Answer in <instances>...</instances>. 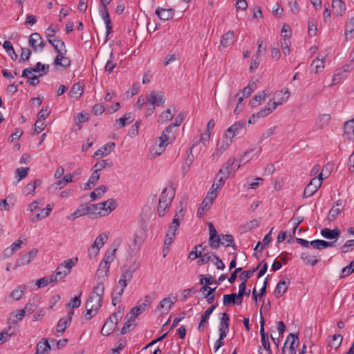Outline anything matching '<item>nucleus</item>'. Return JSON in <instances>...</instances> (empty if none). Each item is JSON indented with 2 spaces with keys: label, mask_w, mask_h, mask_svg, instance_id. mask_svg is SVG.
Wrapping results in <instances>:
<instances>
[{
  "label": "nucleus",
  "mask_w": 354,
  "mask_h": 354,
  "mask_svg": "<svg viewBox=\"0 0 354 354\" xmlns=\"http://www.w3.org/2000/svg\"><path fill=\"white\" fill-rule=\"evenodd\" d=\"M345 37L347 39H351L354 37V17H352L346 24Z\"/></svg>",
  "instance_id": "nucleus-34"
},
{
  "label": "nucleus",
  "mask_w": 354,
  "mask_h": 354,
  "mask_svg": "<svg viewBox=\"0 0 354 354\" xmlns=\"http://www.w3.org/2000/svg\"><path fill=\"white\" fill-rule=\"evenodd\" d=\"M301 258L305 262V263L310 264L313 266H315L319 261V260L317 259L315 256L308 254L305 252L301 254Z\"/></svg>",
  "instance_id": "nucleus-47"
},
{
  "label": "nucleus",
  "mask_w": 354,
  "mask_h": 354,
  "mask_svg": "<svg viewBox=\"0 0 354 354\" xmlns=\"http://www.w3.org/2000/svg\"><path fill=\"white\" fill-rule=\"evenodd\" d=\"M49 66L38 62L34 67H28L23 70L22 77L30 80H37L39 77L46 75L48 71Z\"/></svg>",
  "instance_id": "nucleus-6"
},
{
  "label": "nucleus",
  "mask_w": 354,
  "mask_h": 354,
  "mask_svg": "<svg viewBox=\"0 0 354 354\" xmlns=\"http://www.w3.org/2000/svg\"><path fill=\"white\" fill-rule=\"evenodd\" d=\"M230 327V317L226 313L221 314L219 323V328L229 330Z\"/></svg>",
  "instance_id": "nucleus-50"
},
{
  "label": "nucleus",
  "mask_w": 354,
  "mask_h": 354,
  "mask_svg": "<svg viewBox=\"0 0 354 354\" xmlns=\"http://www.w3.org/2000/svg\"><path fill=\"white\" fill-rule=\"evenodd\" d=\"M30 259H28V256L24 254L21 255L17 261L15 265V268H18L21 266H24L25 265H28L30 263Z\"/></svg>",
  "instance_id": "nucleus-62"
},
{
  "label": "nucleus",
  "mask_w": 354,
  "mask_h": 354,
  "mask_svg": "<svg viewBox=\"0 0 354 354\" xmlns=\"http://www.w3.org/2000/svg\"><path fill=\"white\" fill-rule=\"evenodd\" d=\"M323 180V170L319 174L318 178H313L304 191V197L313 196L322 185Z\"/></svg>",
  "instance_id": "nucleus-10"
},
{
  "label": "nucleus",
  "mask_w": 354,
  "mask_h": 354,
  "mask_svg": "<svg viewBox=\"0 0 354 354\" xmlns=\"http://www.w3.org/2000/svg\"><path fill=\"white\" fill-rule=\"evenodd\" d=\"M234 32L232 30H230L225 34H224L221 39L220 45L218 46L219 50H223L225 48L231 46L234 41Z\"/></svg>",
  "instance_id": "nucleus-17"
},
{
  "label": "nucleus",
  "mask_w": 354,
  "mask_h": 354,
  "mask_svg": "<svg viewBox=\"0 0 354 354\" xmlns=\"http://www.w3.org/2000/svg\"><path fill=\"white\" fill-rule=\"evenodd\" d=\"M176 138L175 132L173 131V126H168L166 127L162 135L159 138L158 146L154 145L152 151H154L155 155L160 156L166 149V147L173 142Z\"/></svg>",
  "instance_id": "nucleus-3"
},
{
  "label": "nucleus",
  "mask_w": 354,
  "mask_h": 354,
  "mask_svg": "<svg viewBox=\"0 0 354 354\" xmlns=\"http://www.w3.org/2000/svg\"><path fill=\"white\" fill-rule=\"evenodd\" d=\"M89 205L91 214L105 216L116 208L117 203L114 199L111 198L102 203L89 204Z\"/></svg>",
  "instance_id": "nucleus-4"
},
{
  "label": "nucleus",
  "mask_w": 354,
  "mask_h": 354,
  "mask_svg": "<svg viewBox=\"0 0 354 354\" xmlns=\"http://www.w3.org/2000/svg\"><path fill=\"white\" fill-rule=\"evenodd\" d=\"M77 261V258L70 259L64 261L57 268L55 272L52 274L54 281L57 283L59 281L63 280L71 271L73 267L75 266Z\"/></svg>",
  "instance_id": "nucleus-7"
},
{
  "label": "nucleus",
  "mask_w": 354,
  "mask_h": 354,
  "mask_svg": "<svg viewBox=\"0 0 354 354\" xmlns=\"http://www.w3.org/2000/svg\"><path fill=\"white\" fill-rule=\"evenodd\" d=\"M133 120L132 113H127L123 117L115 121L114 126L116 129H120L125 127L127 124L131 123Z\"/></svg>",
  "instance_id": "nucleus-22"
},
{
  "label": "nucleus",
  "mask_w": 354,
  "mask_h": 354,
  "mask_svg": "<svg viewBox=\"0 0 354 354\" xmlns=\"http://www.w3.org/2000/svg\"><path fill=\"white\" fill-rule=\"evenodd\" d=\"M174 115V113H171V110L169 109H167L165 111L162 112L161 114L159 115L158 122L160 123L167 122L173 118Z\"/></svg>",
  "instance_id": "nucleus-44"
},
{
  "label": "nucleus",
  "mask_w": 354,
  "mask_h": 354,
  "mask_svg": "<svg viewBox=\"0 0 354 354\" xmlns=\"http://www.w3.org/2000/svg\"><path fill=\"white\" fill-rule=\"evenodd\" d=\"M225 182V181L222 180V177L218 178L216 176L209 192H214V194L217 196V191L223 187Z\"/></svg>",
  "instance_id": "nucleus-35"
},
{
  "label": "nucleus",
  "mask_w": 354,
  "mask_h": 354,
  "mask_svg": "<svg viewBox=\"0 0 354 354\" xmlns=\"http://www.w3.org/2000/svg\"><path fill=\"white\" fill-rule=\"evenodd\" d=\"M245 127V122L243 120L236 122L226 130V136L234 138L238 135Z\"/></svg>",
  "instance_id": "nucleus-15"
},
{
  "label": "nucleus",
  "mask_w": 354,
  "mask_h": 354,
  "mask_svg": "<svg viewBox=\"0 0 354 354\" xmlns=\"http://www.w3.org/2000/svg\"><path fill=\"white\" fill-rule=\"evenodd\" d=\"M100 12L106 25V37L107 38L112 30L111 20L106 7H103Z\"/></svg>",
  "instance_id": "nucleus-23"
},
{
  "label": "nucleus",
  "mask_w": 354,
  "mask_h": 354,
  "mask_svg": "<svg viewBox=\"0 0 354 354\" xmlns=\"http://www.w3.org/2000/svg\"><path fill=\"white\" fill-rule=\"evenodd\" d=\"M26 289V288L25 286H20L19 288L12 290V292L10 294V297L15 300H19L24 294Z\"/></svg>",
  "instance_id": "nucleus-54"
},
{
  "label": "nucleus",
  "mask_w": 354,
  "mask_h": 354,
  "mask_svg": "<svg viewBox=\"0 0 354 354\" xmlns=\"http://www.w3.org/2000/svg\"><path fill=\"white\" fill-rule=\"evenodd\" d=\"M325 66V57L322 55H318L315 59L310 65V72L313 73L317 74L322 71Z\"/></svg>",
  "instance_id": "nucleus-16"
},
{
  "label": "nucleus",
  "mask_w": 354,
  "mask_h": 354,
  "mask_svg": "<svg viewBox=\"0 0 354 354\" xmlns=\"http://www.w3.org/2000/svg\"><path fill=\"white\" fill-rule=\"evenodd\" d=\"M175 196V190L173 187H166L161 192L158 201L157 212L159 216H164L169 209Z\"/></svg>",
  "instance_id": "nucleus-2"
},
{
  "label": "nucleus",
  "mask_w": 354,
  "mask_h": 354,
  "mask_svg": "<svg viewBox=\"0 0 354 354\" xmlns=\"http://www.w3.org/2000/svg\"><path fill=\"white\" fill-rule=\"evenodd\" d=\"M104 286L102 281H98L86 303L85 317L88 315V319H91L102 306V298L104 295Z\"/></svg>",
  "instance_id": "nucleus-1"
},
{
  "label": "nucleus",
  "mask_w": 354,
  "mask_h": 354,
  "mask_svg": "<svg viewBox=\"0 0 354 354\" xmlns=\"http://www.w3.org/2000/svg\"><path fill=\"white\" fill-rule=\"evenodd\" d=\"M354 272V260L342 270V277L350 275Z\"/></svg>",
  "instance_id": "nucleus-64"
},
{
  "label": "nucleus",
  "mask_w": 354,
  "mask_h": 354,
  "mask_svg": "<svg viewBox=\"0 0 354 354\" xmlns=\"http://www.w3.org/2000/svg\"><path fill=\"white\" fill-rule=\"evenodd\" d=\"M342 342V336L340 335H334L332 339L329 342V346L332 348L337 349L339 347Z\"/></svg>",
  "instance_id": "nucleus-52"
},
{
  "label": "nucleus",
  "mask_w": 354,
  "mask_h": 354,
  "mask_svg": "<svg viewBox=\"0 0 354 354\" xmlns=\"http://www.w3.org/2000/svg\"><path fill=\"white\" fill-rule=\"evenodd\" d=\"M133 274V270L129 268H124L122 269L121 277L118 281V284L120 286V289H122V292H124L125 288L127 286L128 283L131 281Z\"/></svg>",
  "instance_id": "nucleus-13"
},
{
  "label": "nucleus",
  "mask_w": 354,
  "mask_h": 354,
  "mask_svg": "<svg viewBox=\"0 0 354 354\" xmlns=\"http://www.w3.org/2000/svg\"><path fill=\"white\" fill-rule=\"evenodd\" d=\"M56 282L54 281V278L53 277L52 274L50 276L42 277L39 279H37L36 281V285L37 288L40 287H45L48 284L54 285Z\"/></svg>",
  "instance_id": "nucleus-37"
},
{
  "label": "nucleus",
  "mask_w": 354,
  "mask_h": 354,
  "mask_svg": "<svg viewBox=\"0 0 354 354\" xmlns=\"http://www.w3.org/2000/svg\"><path fill=\"white\" fill-rule=\"evenodd\" d=\"M29 169V167H19L16 169L15 174L18 182L27 176Z\"/></svg>",
  "instance_id": "nucleus-55"
},
{
  "label": "nucleus",
  "mask_w": 354,
  "mask_h": 354,
  "mask_svg": "<svg viewBox=\"0 0 354 354\" xmlns=\"http://www.w3.org/2000/svg\"><path fill=\"white\" fill-rule=\"evenodd\" d=\"M110 266L100 262L99 268L97 270L96 275L97 276V280L102 283L105 281L109 275Z\"/></svg>",
  "instance_id": "nucleus-18"
},
{
  "label": "nucleus",
  "mask_w": 354,
  "mask_h": 354,
  "mask_svg": "<svg viewBox=\"0 0 354 354\" xmlns=\"http://www.w3.org/2000/svg\"><path fill=\"white\" fill-rule=\"evenodd\" d=\"M115 66L116 62H115L113 53H111L110 57L109 60L106 62V64L104 67L105 71L108 72V73H112Z\"/></svg>",
  "instance_id": "nucleus-57"
},
{
  "label": "nucleus",
  "mask_w": 354,
  "mask_h": 354,
  "mask_svg": "<svg viewBox=\"0 0 354 354\" xmlns=\"http://www.w3.org/2000/svg\"><path fill=\"white\" fill-rule=\"evenodd\" d=\"M174 301H172L170 297H166L163 299L157 306V310H160L161 308H165L167 311H168L171 306L174 304Z\"/></svg>",
  "instance_id": "nucleus-53"
},
{
  "label": "nucleus",
  "mask_w": 354,
  "mask_h": 354,
  "mask_svg": "<svg viewBox=\"0 0 354 354\" xmlns=\"http://www.w3.org/2000/svg\"><path fill=\"white\" fill-rule=\"evenodd\" d=\"M228 146H225L224 143H222L220 141H218L216 147L215 149V152L212 154V156H217L218 157L220 155H221L227 149Z\"/></svg>",
  "instance_id": "nucleus-63"
},
{
  "label": "nucleus",
  "mask_w": 354,
  "mask_h": 354,
  "mask_svg": "<svg viewBox=\"0 0 354 354\" xmlns=\"http://www.w3.org/2000/svg\"><path fill=\"white\" fill-rule=\"evenodd\" d=\"M22 241L19 239L16 241H15L10 247L6 248L3 251L4 256L6 257H11L15 252L21 248V245L22 244Z\"/></svg>",
  "instance_id": "nucleus-28"
},
{
  "label": "nucleus",
  "mask_w": 354,
  "mask_h": 354,
  "mask_svg": "<svg viewBox=\"0 0 354 354\" xmlns=\"http://www.w3.org/2000/svg\"><path fill=\"white\" fill-rule=\"evenodd\" d=\"M151 302V297L149 295H146L143 300H139L137 303V305L131 308L129 315L130 319L135 320V318L145 311L147 306H149ZM129 316V314L127 315L126 318Z\"/></svg>",
  "instance_id": "nucleus-8"
},
{
  "label": "nucleus",
  "mask_w": 354,
  "mask_h": 354,
  "mask_svg": "<svg viewBox=\"0 0 354 354\" xmlns=\"http://www.w3.org/2000/svg\"><path fill=\"white\" fill-rule=\"evenodd\" d=\"M290 285V281H286L285 280H280L277 283L274 293L276 297H281L288 290Z\"/></svg>",
  "instance_id": "nucleus-24"
},
{
  "label": "nucleus",
  "mask_w": 354,
  "mask_h": 354,
  "mask_svg": "<svg viewBox=\"0 0 354 354\" xmlns=\"http://www.w3.org/2000/svg\"><path fill=\"white\" fill-rule=\"evenodd\" d=\"M53 207L51 205L48 204L46 208L42 209L39 213L36 214L34 216L31 218L32 221H37L39 220H42L46 218L52 212Z\"/></svg>",
  "instance_id": "nucleus-27"
},
{
  "label": "nucleus",
  "mask_w": 354,
  "mask_h": 354,
  "mask_svg": "<svg viewBox=\"0 0 354 354\" xmlns=\"http://www.w3.org/2000/svg\"><path fill=\"white\" fill-rule=\"evenodd\" d=\"M51 351V346L46 338H43L39 341L36 346V353L35 354H48Z\"/></svg>",
  "instance_id": "nucleus-20"
},
{
  "label": "nucleus",
  "mask_w": 354,
  "mask_h": 354,
  "mask_svg": "<svg viewBox=\"0 0 354 354\" xmlns=\"http://www.w3.org/2000/svg\"><path fill=\"white\" fill-rule=\"evenodd\" d=\"M113 162L110 160H102L97 162L93 167V169L100 173L103 169L106 167H111Z\"/></svg>",
  "instance_id": "nucleus-38"
},
{
  "label": "nucleus",
  "mask_w": 354,
  "mask_h": 354,
  "mask_svg": "<svg viewBox=\"0 0 354 354\" xmlns=\"http://www.w3.org/2000/svg\"><path fill=\"white\" fill-rule=\"evenodd\" d=\"M82 92L83 87L80 84H75L70 91V95L77 98L82 95Z\"/></svg>",
  "instance_id": "nucleus-51"
},
{
  "label": "nucleus",
  "mask_w": 354,
  "mask_h": 354,
  "mask_svg": "<svg viewBox=\"0 0 354 354\" xmlns=\"http://www.w3.org/2000/svg\"><path fill=\"white\" fill-rule=\"evenodd\" d=\"M290 97V92L287 89L285 92L283 91H277L274 93V97L272 99V102H274L275 104L279 105L282 104L284 102H286Z\"/></svg>",
  "instance_id": "nucleus-21"
},
{
  "label": "nucleus",
  "mask_w": 354,
  "mask_h": 354,
  "mask_svg": "<svg viewBox=\"0 0 354 354\" xmlns=\"http://www.w3.org/2000/svg\"><path fill=\"white\" fill-rule=\"evenodd\" d=\"M146 97L148 102L153 104L155 108L156 106H163L165 102V97L162 91H152Z\"/></svg>",
  "instance_id": "nucleus-12"
},
{
  "label": "nucleus",
  "mask_w": 354,
  "mask_h": 354,
  "mask_svg": "<svg viewBox=\"0 0 354 354\" xmlns=\"http://www.w3.org/2000/svg\"><path fill=\"white\" fill-rule=\"evenodd\" d=\"M71 324L69 319L61 318L57 325L56 330L58 333L62 334L66 327Z\"/></svg>",
  "instance_id": "nucleus-45"
},
{
  "label": "nucleus",
  "mask_w": 354,
  "mask_h": 354,
  "mask_svg": "<svg viewBox=\"0 0 354 354\" xmlns=\"http://www.w3.org/2000/svg\"><path fill=\"white\" fill-rule=\"evenodd\" d=\"M221 241L227 242V244L225 245V247H232L234 249L236 248V245L234 243V237L231 234H223L221 236Z\"/></svg>",
  "instance_id": "nucleus-60"
},
{
  "label": "nucleus",
  "mask_w": 354,
  "mask_h": 354,
  "mask_svg": "<svg viewBox=\"0 0 354 354\" xmlns=\"http://www.w3.org/2000/svg\"><path fill=\"white\" fill-rule=\"evenodd\" d=\"M155 13L159 17L160 19L167 21L173 18L174 15V10L171 8L165 9L160 7H158L156 10Z\"/></svg>",
  "instance_id": "nucleus-19"
},
{
  "label": "nucleus",
  "mask_w": 354,
  "mask_h": 354,
  "mask_svg": "<svg viewBox=\"0 0 354 354\" xmlns=\"http://www.w3.org/2000/svg\"><path fill=\"white\" fill-rule=\"evenodd\" d=\"M270 94V91L269 90H264L262 92L257 94L252 100V106H256L263 101L265 100L266 97Z\"/></svg>",
  "instance_id": "nucleus-33"
},
{
  "label": "nucleus",
  "mask_w": 354,
  "mask_h": 354,
  "mask_svg": "<svg viewBox=\"0 0 354 354\" xmlns=\"http://www.w3.org/2000/svg\"><path fill=\"white\" fill-rule=\"evenodd\" d=\"M115 144L113 142H109L101 147L93 154V157L95 159L108 156L115 148Z\"/></svg>",
  "instance_id": "nucleus-14"
},
{
  "label": "nucleus",
  "mask_w": 354,
  "mask_h": 354,
  "mask_svg": "<svg viewBox=\"0 0 354 354\" xmlns=\"http://www.w3.org/2000/svg\"><path fill=\"white\" fill-rule=\"evenodd\" d=\"M339 206H342V204L339 203V201H338L335 205L332 207L330 210L329 211L328 219L330 221H334L337 216L340 214V212L342 211L343 208L339 207Z\"/></svg>",
  "instance_id": "nucleus-32"
},
{
  "label": "nucleus",
  "mask_w": 354,
  "mask_h": 354,
  "mask_svg": "<svg viewBox=\"0 0 354 354\" xmlns=\"http://www.w3.org/2000/svg\"><path fill=\"white\" fill-rule=\"evenodd\" d=\"M212 314L209 313L207 310H205L201 317V320L198 326V330L200 332H203L205 330L206 326L208 325V320Z\"/></svg>",
  "instance_id": "nucleus-36"
},
{
  "label": "nucleus",
  "mask_w": 354,
  "mask_h": 354,
  "mask_svg": "<svg viewBox=\"0 0 354 354\" xmlns=\"http://www.w3.org/2000/svg\"><path fill=\"white\" fill-rule=\"evenodd\" d=\"M39 40H41V35L37 32L32 33L30 36L28 43L35 52L38 51V46L37 45L39 44Z\"/></svg>",
  "instance_id": "nucleus-39"
},
{
  "label": "nucleus",
  "mask_w": 354,
  "mask_h": 354,
  "mask_svg": "<svg viewBox=\"0 0 354 354\" xmlns=\"http://www.w3.org/2000/svg\"><path fill=\"white\" fill-rule=\"evenodd\" d=\"M277 104L272 100H270L266 106L262 109L260 111L257 112L259 118H263L270 114L276 108Z\"/></svg>",
  "instance_id": "nucleus-29"
},
{
  "label": "nucleus",
  "mask_w": 354,
  "mask_h": 354,
  "mask_svg": "<svg viewBox=\"0 0 354 354\" xmlns=\"http://www.w3.org/2000/svg\"><path fill=\"white\" fill-rule=\"evenodd\" d=\"M72 176L68 174L65 175L62 180H57L51 185V188H55V190L60 189L65 187L68 183L73 182Z\"/></svg>",
  "instance_id": "nucleus-30"
},
{
  "label": "nucleus",
  "mask_w": 354,
  "mask_h": 354,
  "mask_svg": "<svg viewBox=\"0 0 354 354\" xmlns=\"http://www.w3.org/2000/svg\"><path fill=\"white\" fill-rule=\"evenodd\" d=\"M209 244L212 248L217 249L219 248L220 245H224V242L221 241L220 236L216 234L212 240H211V237H209Z\"/></svg>",
  "instance_id": "nucleus-61"
},
{
  "label": "nucleus",
  "mask_w": 354,
  "mask_h": 354,
  "mask_svg": "<svg viewBox=\"0 0 354 354\" xmlns=\"http://www.w3.org/2000/svg\"><path fill=\"white\" fill-rule=\"evenodd\" d=\"M299 344V338L297 335L290 333L286 338L282 348V354H296V348Z\"/></svg>",
  "instance_id": "nucleus-9"
},
{
  "label": "nucleus",
  "mask_w": 354,
  "mask_h": 354,
  "mask_svg": "<svg viewBox=\"0 0 354 354\" xmlns=\"http://www.w3.org/2000/svg\"><path fill=\"white\" fill-rule=\"evenodd\" d=\"M175 236H176V233L174 232H167V233L166 234L165 243H164V245H165L164 250H169V246L172 243Z\"/></svg>",
  "instance_id": "nucleus-59"
},
{
  "label": "nucleus",
  "mask_w": 354,
  "mask_h": 354,
  "mask_svg": "<svg viewBox=\"0 0 354 354\" xmlns=\"http://www.w3.org/2000/svg\"><path fill=\"white\" fill-rule=\"evenodd\" d=\"M216 196L212 192H208L206 197L203 199L198 209L197 216L201 218L209 209Z\"/></svg>",
  "instance_id": "nucleus-11"
},
{
  "label": "nucleus",
  "mask_w": 354,
  "mask_h": 354,
  "mask_svg": "<svg viewBox=\"0 0 354 354\" xmlns=\"http://www.w3.org/2000/svg\"><path fill=\"white\" fill-rule=\"evenodd\" d=\"M115 252L116 249H114L111 252H106L101 262L110 266V264L114 261Z\"/></svg>",
  "instance_id": "nucleus-56"
},
{
  "label": "nucleus",
  "mask_w": 354,
  "mask_h": 354,
  "mask_svg": "<svg viewBox=\"0 0 354 354\" xmlns=\"http://www.w3.org/2000/svg\"><path fill=\"white\" fill-rule=\"evenodd\" d=\"M344 133L348 139H352L354 136V118L345 122Z\"/></svg>",
  "instance_id": "nucleus-40"
},
{
  "label": "nucleus",
  "mask_w": 354,
  "mask_h": 354,
  "mask_svg": "<svg viewBox=\"0 0 354 354\" xmlns=\"http://www.w3.org/2000/svg\"><path fill=\"white\" fill-rule=\"evenodd\" d=\"M330 120V115L329 114H322L319 115L316 122V126L322 129L326 126Z\"/></svg>",
  "instance_id": "nucleus-41"
},
{
  "label": "nucleus",
  "mask_w": 354,
  "mask_h": 354,
  "mask_svg": "<svg viewBox=\"0 0 354 354\" xmlns=\"http://www.w3.org/2000/svg\"><path fill=\"white\" fill-rule=\"evenodd\" d=\"M41 183V180L39 179H36L34 181L30 182L25 187L24 193L26 195L32 194L35 192L37 185H40Z\"/></svg>",
  "instance_id": "nucleus-43"
},
{
  "label": "nucleus",
  "mask_w": 354,
  "mask_h": 354,
  "mask_svg": "<svg viewBox=\"0 0 354 354\" xmlns=\"http://www.w3.org/2000/svg\"><path fill=\"white\" fill-rule=\"evenodd\" d=\"M107 190V188L105 185H100L99 187L95 189L91 193V198L92 201H95V199L102 196L103 194H104Z\"/></svg>",
  "instance_id": "nucleus-46"
},
{
  "label": "nucleus",
  "mask_w": 354,
  "mask_h": 354,
  "mask_svg": "<svg viewBox=\"0 0 354 354\" xmlns=\"http://www.w3.org/2000/svg\"><path fill=\"white\" fill-rule=\"evenodd\" d=\"M71 64V59L68 57L64 58H55L54 60V65L55 66H61L63 68L68 67Z\"/></svg>",
  "instance_id": "nucleus-48"
},
{
  "label": "nucleus",
  "mask_w": 354,
  "mask_h": 354,
  "mask_svg": "<svg viewBox=\"0 0 354 354\" xmlns=\"http://www.w3.org/2000/svg\"><path fill=\"white\" fill-rule=\"evenodd\" d=\"M123 293L124 292H122V289L118 290V287L115 288L111 295L112 304L113 306H116L120 301Z\"/></svg>",
  "instance_id": "nucleus-49"
},
{
  "label": "nucleus",
  "mask_w": 354,
  "mask_h": 354,
  "mask_svg": "<svg viewBox=\"0 0 354 354\" xmlns=\"http://www.w3.org/2000/svg\"><path fill=\"white\" fill-rule=\"evenodd\" d=\"M107 239L108 235L106 233H102L95 239L93 245H94V246L98 247L99 248H101Z\"/></svg>",
  "instance_id": "nucleus-58"
},
{
  "label": "nucleus",
  "mask_w": 354,
  "mask_h": 354,
  "mask_svg": "<svg viewBox=\"0 0 354 354\" xmlns=\"http://www.w3.org/2000/svg\"><path fill=\"white\" fill-rule=\"evenodd\" d=\"M124 307L119 306L118 310L113 313L105 322L101 330L102 335L108 336L115 329L118 322L123 316Z\"/></svg>",
  "instance_id": "nucleus-5"
},
{
  "label": "nucleus",
  "mask_w": 354,
  "mask_h": 354,
  "mask_svg": "<svg viewBox=\"0 0 354 354\" xmlns=\"http://www.w3.org/2000/svg\"><path fill=\"white\" fill-rule=\"evenodd\" d=\"M332 8L336 15H342L346 11V6L342 0H333Z\"/></svg>",
  "instance_id": "nucleus-31"
},
{
  "label": "nucleus",
  "mask_w": 354,
  "mask_h": 354,
  "mask_svg": "<svg viewBox=\"0 0 354 354\" xmlns=\"http://www.w3.org/2000/svg\"><path fill=\"white\" fill-rule=\"evenodd\" d=\"M340 233L341 232L338 228H335L333 230H330L329 228H324L321 230L322 236L328 239L337 240Z\"/></svg>",
  "instance_id": "nucleus-25"
},
{
  "label": "nucleus",
  "mask_w": 354,
  "mask_h": 354,
  "mask_svg": "<svg viewBox=\"0 0 354 354\" xmlns=\"http://www.w3.org/2000/svg\"><path fill=\"white\" fill-rule=\"evenodd\" d=\"M310 245L317 250H322L335 245V241L328 242L324 240H314L310 242Z\"/></svg>",
  "instance_id": "nucleus-26"
},
{
  "label": "nucleus",
  "mask_w": 354,
  "mask_h": 354,
  "mask_svg": "<svg viewBox=\"0 0 354 354\" xmlns=\"http://www.w3.org/2000/svg\"><path fill=\"white\" fill-rule=\"evenodd\" d=\"M57 31H58V26L57 25L55 26L51 25L50 26H49L47 28L46 37L49 44H53V42L52 41V40L57 39L55 34Z\"/></svg>",
  "instance_id": "nucleus-42"
}]
</instances>
